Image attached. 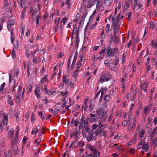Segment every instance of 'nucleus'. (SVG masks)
<instances>
[{"label":"nucleus","mask_w":157,"mask_h":157,"mask_svg":"<svg viewBox=\"0 0 157 157\" xmlns=\"http://www.w3.org/2000/svg\"><path fill=\"white\" fill-rule=\"evenodd\" d=\"M80 123L85 128L86 131L87 130L88 131L90 130V125L88 121L83 116L80 119Z\"/></svg>","instance_id":"f257e3e1"},{"label":"nucleus","mask_w":157,"mask_h":157,"mask_svg":"<svg viewBox=\"0 0 157 157\" xmlns=\"http://www.w3.org/2000/svg\"><path fill=\"white\" fill-rule=\"evenodd\" d=\"M9 86H13V90H12V92L15 90V88L17 87V85L14 84L15 83V80L13 79H12V75L11 73L9 74Z\"/></svg>","instance_id":"f03ea898"},{"label":"nucleus","mask_w":157,"mask_h":157,"mask_svg":"<svg viewBox=\"0 0 157 157\" xmlns=\"http://www.w3.org/2000/svg\"><path fill=\"white\" fill-rule=\"evenodd\" d=\"M47 77V76L46 75L43 78L41 79L40 82V84L37 86L38 87L40 88L41 90L42 91L43 90V86H44V85H46L45 83L46 82L47 83H48V81L46 79Z\"/></svg>","instance_id":"7ed1b4c3"},{"label":"nucleus","mask_w":157,"mask_h":157,"mask_svg":"<svg viewBox=\"0 0 157 157\" xmlns=\"http://www.w3.org/2000/svg\"><path fill=\"white\" fill-rule=\"evenodd\" d=\"M30 13L33 12L34 13L36 14L40 10V8L38 5H34L31 7Z\"/></svg>","instance_id":"20e7f679"},{"label":"nucleus","mask_w":157,"mask_h":157,"mask_svg":"<svg viewBox=\"0 0 157 157\" xmlns=\"http://www.w3.org/2000/svg\"><path fill=\"white\" fill-rule=\"evenodd\" d=\"M109 79L110 78H109V77H107L106 76V74H105L101 75V77L100 78L99 81L101 82V83H102L105 81H109Z\"/></svg>","instance_id":"39448f33"},{"label":"nucleus","mask_w":157,"mask_h":157,"mask_svg":"<svg viewBox=\"0 0 157 157\" xmlns=\"http://www.w3.org/2000/svg\"><path fill=\"white\" fill-rule=\"evenodd\" d=\"M110 35L111 36L109 38L110 40H113L114 43L117 44L119 41V39L117 36L115 35H114L113 36H112V34Z\"/></svg>","instance_id":"423d86ee"},{"label":"nucleus","mask_w":157,"mask_h":157,"mask_svg":"<svg viewBox=\"0 0 157 157\" xmlns=\"http://www.w3.org/2000/svg\"><path fill=\"white\" fill-rule=\"evenodd\" d=\"M98 0H91L90 1L87 2L88 4L87 6V8H90L92 6L95 4L96 2Z\"/></svg>","instance_id":"0eeeda50"},{"label":"nucleus","mask_w":157,"mask_h":157,"mask_svg":"<svg viewBox=\"0 0 157 157\" xmlns=\"http://www.w3.org/2000/svg\"><path fill=\"white\" fill-rule=\"evenodd\" d=\"M98 117L99 118H102L105 117V113L101 110H99L97 112Z\"/></svg>","instance_id":"6e6552de"},{"label":"nucleus","mask_w":157,"mask_h":157,"mask_svg":"<svg viewBox=\"0 0 157 157\" xmlns=\"http://www.w3.org/2000/svg\"><path fill=\"white\" fill-rule=\"evenodd\" d=\"M40 88L37 87L34 90V92L37 98H39L40 97Z\"/></svg>","instance_id":"1a4fd4ad"},{"label":"nucleus","mask_w":157,"mask_h":157,"mask_svg":"<svg viewBox=\"0 0 157 157\" xmlns=\"http://www.w3.org/2000/svg\"><path fill=\"white\" fill-rule=\"evenodd\" d=\"M90 130H89V131H86V132L89 133V135L87 137V141L88 142H89L92 140V137H93V133L91 132H90Z\"/></svg>","instance_id":"9d476101"},{"label":"nucleus","mask_w":157,"mask_h":157,"mask_svg":"<svg viewBox=\"0 0 157 157\" xmlns=\"http://www.w3.org/2000/svg\"><path fill=\"white\" fill-rule=\"evenodd\" d=\"M11 150L14 151H16L18 150V147L17 145L14 144V143L11 140Z\"/></svg>","instance_id":"9b49d317"},{"label":"nucleus","mask_w":157,"mask_h":157,"mask_svg":"<svg viewBox=\"0 0 157 157\" xmlns=\"http://www.w3.org/2000/svg\"><path fill=\"white\" fill-rule=\"evenodd\" d=\"M4 7L6 10H11V4L8 3L6 1H5L4 4Z\"/></svg>","instance_id":"f8f14e48"},{"label":"nucleus","mask_w":157,"mask_h":157,"mask_svg":"<svg viewBox=\"0 0 157 157\" xmlns=\"http://www.w3.org/2000/svg\"><path fill=\"white\" fill-rule=\"evenodd\" d=\"M112 26L113 25V24L117 23L119 22V18H117V17H115V15H114L112 17Z\"/></svg>","instance_id":"ddd939ff"},{"label":"nucleus","mask_w":157,"mask_h":157,"mask_svg":"<svg viewBox=\"0 0 157 157\" xmlns=\"http://www.w3.org/2000/svg\"><path fill=\"white\" fill-rule=\"evenodd\" d=\"M145 134L144 128V127L142 128L141 129L140 131L139 136L140 138H142L144 136Z\"/></svg>","instance_id":"4468645a"},{"label":"nucleus","mask_w":157,"mask_h":157,"mask_svg":"<svg viewBox=\"0 0 157 157\" xmlns=\"http://www.w3.org/2000/svg\"><path fill=\"white\" fill-rule=\"evenodd\" d=\"M147 83H144L141 85V88L142 90L144 91V92L147 91Z\"/></svg>","instance_id":"2eb2a0df"},{"label":"nucleus","mask_w":157,"mask_h":157,"mask_svg":"<svg viewBox=\"0 0 157 157\" xmlns=\"http://www.w3.org/2000/svg\"><path fill=\"white\" fill-rule=\"evenodd\" d=\"M8 98L7 102L8 103L11 105H13V102L11 96L10 95H8Z\"/></svg>","instance_id":"dca6fc26"},{"label":"nucleus","mask_w":157,"mask_h":157,"mask_svg":"<svg viewBox=\"0 0 157 157\" xmlns=\"http://www.w3.org/2000/svg\"><path fill=\"white\" fill-rule=\"evenodd\" d=\"M3 116L4 118L3 120V124L4 125H6L7 124V121L8 120V115H6L5 114H3Z\"/></svg>","instance_id":"f3484780"},{"label":"nucleus","mask_w":157,"mask_h":157,"mask_svg":"<svg viewBox=\"0 0 157 157\" xmlns=\"http://www.w3.org/2000/svg\"><path fill=\"white\" fill-rule=\"evenodd\" d=\"M98 127V124L97 123H95L91 127V129H90V132H91L93 133L94 130H95V129H96Z\"/></svg>","instance_id":"a211bd4d"},{"label":"nucleus","mask_w":157,"mask_h":157,"mask_svg":"<svg viewBox=\"0 0 157 157\" xmlns=\"http://www.w3.org/2000/svg\"><path fill=\"white\" fill-rule=\"evenodd\" d=\"M73 56V54L71 53L70 56L68 60L67 64V68L68 69L67 71H69L70 70V64H71V57Z\"/></svg>","instance_id":"6ab92c4d"},{"label":"nucleus","mask_w":157,"mask_h":157,"mask_svg":"<svg viewBox=\"0 0 157 157\" xmlns=\"http://www.w3.org/2000/svg\"><path fill=\"white\" fill-rule=\"evenodd\" d=\"M84 59L83 58H82L78 62H77L76 64V66H77L76 68L80 70V67L82 66V61Z\"/></svg>","instance_id":"aec40b11"},{"label":"nucleus","mask_w":157,"mask_h":157,"mask_svg":"<svg viewBox=\"0 0 157 157\" xmlns=\"http://www.w3.org/2000/svg\"><path fill=\"white\" fill-rule=\"evenodd\" d=\"M113 25H114L113 30H116V31H119V30L120 25L119 22L114 23Z\"/></svg>","instance_id":"412c9836"},{"label":"nucleus","mask_w":157,"mask_h":157,"mask_svg":"<svg viewBox=\"0 0 157 157\" xmlns=\"http://www.w3.org/2000/svg\"><path fill=\"white\" fill-rule=\"evenodd\" d=\"M156 133H157V128L156 127L153 130L151 134L150 138L151 139H152L154 136L155 135Z\"/></svg>","instance_id":"4be33fe9"},{"label":"nucleus","mask_w":157,"mask_h":157,"mask_svg":"<svg viewBox=\"0 0 157 157\" xmlns=\"http://www.w3.org/2000/svg\"><path fill=\"white\" fill-rule=\"evenodd\" d=\"M63 81L64 82L65 84H67V86L68 85V84L70 83L69 79H66V75H63Z\"/></svg>","instance_id":"5701e85b"},{"label":"nucleus","mask_w":157,"mask_h":157,"mask_svg":"<svg viewBox=\"0 0 157 157\" xmlns=\"http://www.w3.org/2000/svg\"><path fill=\"white\" fill-rule=\"evenodd\" d=\"M142 148L143 149L145 150V151H147L149 148V146L148 144L146 142L144 144H143L142 146Z\"/></svg>","instance_id":"b1692460"},{"label":"nucleus","mask_w":157,"mask_h":157,"mask_svg":"<svg viewBox=\"0 0 157 157\" xmlns=\"http://www.w3.org/2000/svg\"><path fill=\"white\" fill-rule=\"evenodd\" d=\"M101 131V129H98V128L96 129H95V130H94L93 132V134H94L95 135V136H98L100 132Z\"/></svg>","instance_id":"393cba45"},{"label":"nucleus","mask_w":157,"mask_h":157,"mask_svg":"<svg viewBox=\"0 0 157 157\" xmlns=\"http://www.w3.org/2000/svg\"><path fill=\"white\" fill-rule=\"evenodd\" d=\"M113 0H104V3L105 4L106 6H108L111 4Z\"/></svg>","instance_id":"a878e982"},{"label":"nucleus","mask_w":157,"mask_h":157,"mask_svg":"<svg viewBox=\"0 0 157 157\" xmlns=\"http://www.w3.org/2000/svg\"><path fill=\"white\" fill-rule=\"evenodd\" d=\"M14 71H15V73L13 75V77H17V76L18 75V69H17L16 71L15 70H14V69H12L11 70V73L12 75V73L13 72H14ZM10 74V73H9V74Z\"/></svg>","instance_id":"bb28decb"},{"label":"nucleus","mask_w":157,"mask_h":157,"mask_svg":"<svg viewBox=\"0 0 157 157\" xmlns=\"http://www.w3.org/2000/svg\"><path fill=\"white\" fill-rule=\"evenodd\" d=\"M110 99V96L109 94L106 95L104 97V100L105 101L107 102H108Z\"/></svg>","instance_id":"cd10ccee"},{"label":"nucleus","mask_w":157,"mask_h":157,"mask_svg":"<svg viewBox=\"0 0 157 157\" xmlns=\"http://www.w3.org/2000/svg\"><path fill=\"white\" fill-rule=\"evenodd\" d=\"M39 129L36 127L35 128L32 130L31 132V134L33 135V134H36V133L38 132Z\"/></svg>","instance_id":"c85d7f7f"},{"label":"nucleus","mask_w":157,"mask_h":157,"mask_svg":"<svg viewBox=\"0 0 157 157\" xmlns=\"http://www.w3.org/2000/svg\"><path fill=\"white\" fill-rule=\"evenodd\" d=\"M19 89L18 90L16 94H15V96H20V95L21 94V93L22 91V87H20V86H19Z\"/></svg>","instance_id":"c756f323"},{"label":"nucleus","mask_w":157,"mask_h":157,"mask_svg":"<svg viewBox=\"0 0 157 157\" xmlns=\"http://www.w3.org/2000/svg\"><path fill=\"white\" fill-rule=\"evenodd\" d=\"M11 10H8L6 13L5 15L7 17H12Z\"/></svg>","instance_id":"7c9ffc66"},{"label":"nucleus","mask_w":157,"mask_h":157,"mask_svg":"<svg viewBox=\"0 0 157 157\" xmlns=\"http://www.w3.org/2000/svg\"><path fill=\"white\" fill-rule=\"evenodd\" d=\"M114 60L115 61L114 62V65L115 66H117L119 63V58L117 56H115L114 57Z\"/></svg>","instance_id":"2f4dec72"},{"label":"nucleus","mask_w":157,"mask_h":157,"mask_svg":"<svg viewBox=\"0 0 157 157\" xmlns=\"http://www.w3.org/2000/svg\"><path fill=\"white\" fill-rule=\"evenodd\" d=\"M99 135L100 136H105L106 135V132L104 130H102V129H101V131L99 133Z\"/></svg>","instance_id":"473e14b6"},{"label":"nucleus","mask_w":157,"mask_h":157,"mask_svg":"<svg viewBox=\"0 0 157 157\" xmlns=\"http://www.w3.org/2000/svg\"><path fill=\"white\" fill-rule=\"evenodd\" d=\"M80 71V70L76 68V70L73 72L74 75H73V76L74 77H77L78 75V73H77V72Z\"/></svg>","instance_id":"72a5a7b5"},{"label":"nucleus","mask_w":157,"mask_h":157,"mask_svg":"<svg viewBox=\"0 0 157 157\" xmlns=\"http://www.w3.org/2000/svg\"><path fill=\"white\" fill-rule=\"evenodd\" d=\"M13 32L12 31L11 32V41L12 43H13L15 39V37L13 36Z\"/></svg>","instance_id":"f704fd0d"},{"label":"nucleus","mask_w":157,"mask_h":157,"mask_svg":"<svg viewBox=\"0 0 157 157\" xmlns=\"http://www.w3.org/2000/svg\"><path fill=\"white\" fill-rule=\"evenodd\" d=\"M86 5L85 4L82 3L81 6V7L80 9V11L82 12L86 9Z\"/></svg>","instance_id":"c9c22d12"},{"label":"nucleus","mask_w":157,"mask_h":157,"mask_svg":"<svg viewBox=\"0 0 157 157\" xmlns=\"http://www.w3.org/2000/svg\"><path fill=\"white\" fill-rule=\"evenodd\" d=\"M14 21L13 20H10L8 21V22H7V25H14Z\"/></svg>","instance_id":"e433bc0d"},{"label":"nucleus","mask_w":157,"mask_h":157,"mask_svg":"<svg viewBox=\"0 0 157 157\" xmlns=\"http://www.w3.org/2000/svg\"><path fill=\"white\" fill-rule=\"evenodd\" d=\"M93 157H97V154H98V156H99L100 155V153L97 150L94 152H93Z\"/></svg>","instance_id":"4c0bfd02"},{"label":"nucleus","mask_w":157,"mask_h":157,"mask_svg":"<svg viewBox=\"0 0 157 157\" xmlns=\"http://www.w3.org/2000/svg\"><path fill=\"white\" fill-rule=\"evenodd\" d=\"M41 16L40 15H38L36 17V23L37 25L39 24L40 19L41 18Z\"/></svg>","instance_id":"58836bf2"},{"label":"nucleus","mask_w":157,"mask_h":157,"mask_svg":"<svg viewBox=\"0 0 157 157\" xmlns=\"http://www.w3.org/2000/svg\"><path fill=\"white\" fill-rule=\"evenodd\" d=\"M89 147L90 148L91 151L93 152L97 150L96 148L93 146H90Z\"/></svg>","instance_id":"ea45409f"},{"label":"nucleus","mask_w":157,"mask_h":157,"mask_svg":"<svg viewBox=\"0 0 157 157\" xmlns=\"http://www.w3.org/2000/svg\"><path fill=\"white\" fill-rule=\"evenodd\" d=\"M75 135H78L80 133V129H78L77 128H76L75 130Z\"/></svg>","instance_id":"a19ab883"},{"label":"nucleus","mask_w":157,"mask_h":157,"mask_svg":"<svg viewBox=\"0 0 157 157\" xmlns=\"http://www.w3.org/2000/svg\"><path fill=\"white\" fill-rule=\"evenodd\" d=\"M5 85H6V83L5 82H3L2 83V84L1 85L0 87V93H1L2 91L3 90V89H4Z\"/></svg>","instance_id":"79ce46f5"},{"label":"nucleus","mask_w":157,"mask_h":157,"mask_svg":"<svg viewBox=\"0 0 157 157\" xmlns=\"http://www.w3.org/2000/svg\"><path fill=\"white\" fill-rule=\"evenodd\" d=\"M14 132H13L11 131L10 130L9 131L8 136L9 137L12 138L14 135Z\"/></svg>","instance_id":"37998d69"},{"label":"nucleus","mask_w":157,"mask_h":157,"mask_svg":"<svg viewBox=\"0 0 157 157\" xmlns=\"http://www.w3.org/2000/svg\"><path fill=\"white\" fill-rule=\"evenodd\" d=\"M38 115L42 119H44V115H43L42 114V112H38Z\"/></svg>","instance_id":"c03bdc74"},{"label":"nucleus","mask_w":157,"mask_h":157,"mask_svg":"<svg viewBox=\"0 0 157 157\" xmlns=\"http://www.w3.org/2000/svg\"><path fill=\"white\" fill-rule=\"evenodd\" d=\"M15 97H16V98L15 99V101H16V102H17V103H20V98H19V96H15Z\"/></svg>","instance_id":"a18cd8bd"},{"label":"nucleus","mask_w":157,"mask_h":157,"mask_svg":"<svg viewBox=\"0 0 157 157\" xmlns=\"http://www.w3.org/2000/svg\"><path fill=\"white\" fill-rule=\"evenodd\" d=\"M110 28V25L109 24H107L106 25V26L105 28V30H106V33H108L109 31Z\"/></svg>","instance_id":"49530a36"},{"label":"nucleus","mask_w":157,"mask_h":157,"mask_svg":"<svg viewBox=\"0 0 157 157\" xmlns=\"http://www.w3.org/2000/svg\"><path fill=\"white\" fill-rule=\"evenodd\" d=\"M151 119L150 117H148L147 118V125H146V127H147V125L149 126L151 121Z\"/></svg>","instance_id":"de8ad7c7"},{"label":"nucleus","mask_w":157,"mask_h":157,"mask_svg":"<svg viewBox=\"0 0 157 157\" xmlns=\"http://www.w3.org/2000/svg\"><path fill=\"white\" fill-rule=\"evenodd\" d=\"M87 14V13H84L81 19H82V24H83V23H84L85 18L86 17Z\"/></svg>","instance_id":"09e8293b"},{"label":"nucleus","mask_w":157,"mask_h":157,"mask_svg":"<svg viewBox=\"0 0 157 157\" xmlns=\"http://www.w3.org/2000/svg\"><path fill=\"white\" fill-rule=\"evenodd\" d=\"M84 144V143L83 142L80 141L78 143V146H79L80 147H82Z\"/></svg>","instance_id":"8fccbe9b"},{"label":"nucleus","mask_w":157,"mask_h":157,"mask_svg":"<svg viewBox=\"0 0 157 157\" xmlns=\"http://www.w3.org/2000/svg\"><path fill=\"white\" fill-rule=\"evenodd\" d=\"M94 104L92 103V102H90V103L89 105V108L90 110V111H91L93 110V108L94 107Z\"/></svg>","instance_id":"3c124183"},{"label":"nucleus","mask_w":157,"mask_h":157,"mask_svg":"<svg viewBox=\"0 0 157 157\" xmlns=\"http://www.w3.org/2000/svg\"><path fill=\"white\" fill-rule=\"evenodd\" d=\"M32 86L29 83L28 85V92H31Z\"/></svg>","instance_id":"603ef678"},{"label":"nucleus","mask_w":157,"mask_h":157,"mask_svg":"<svg viewBox=\"0 0 157 157\" xmlns=\"http://www.w3.org/2000/svg\"><path fill=\"white\" fill-rule=\"evenodd\" d=\"M128 75V73L127 72H126L124 76L123 77L122 79L121 80V82H122L123 83L124 82L125 78H126V76Z\"/></svg>","instance_id":"864d4df0"},{"label":"nucleus","mask_w":157,"mask_h":157,"mask_svg":"<svg viewBox=\"0 0 157 157\" xmlns=\"http://www.w3.org/2000/svg\"><path fill=\"white\" fill-rule=\"evenodd\" d=\"M60 94L63 96H65V97L66 96V97H67V96L68 93L67 91H66L64 92L61 91L60 92Z\"/></svg>","instance_id":"5fc2aeb1"},{"label":"nucleus","mask_w":157,"mask_h":157,"mask_svg":"<svg viewBox=\"0 0 157 157\" xmlns=\"http://www.w3.org/2000/svg\"><path fill=\"white\" fill-rule=\"evenodd\" d=\"M101 92V90H99V91L97 93L95 96L94 97V100L96 99L98 97L99 94H100Z\"/></svg>","instance_id":"6e6d98bb"},{"label":"nucleus","mask_w":157,"mask_h":157,"mask_svg":"<svg viewBox=\"0 0 157 157\" xmlns=\"http://www.w3.org/2000/svg\"><path fill=\"white\" fill-rule=\"evenodd\" d=\"M44 130V129L43 128H42L40 130V132L38 134V136L39 137L42 134H44V133L43 132V131Z\"/></svg>","instance_id":"4d7b16f0"},{"label":"nucleus","mask_w":157,"mask_h":157,"mask_svg":"<svg viewBox=\"0 0 157 157\" xmlns=\"http://www.w3.org/2000/svg\"><path fill=\"white\" fill-rule=\"evenodd\" d=\"M101 95L102 96H103V94L105 93V92H106L107 89L105 88H101Z\"/></svg>","instance_id":"13d9d810"},{"label":"nucleus","mask_w":157,"mask_h":157,"mask_svg":"<svg viewBox=\"0 0 157 157\" xmlns=\"http://www.w3.org/2000/svg\"><path fill=\"white\" fill-rule=\"evenodd\" d=\"M15 115L16 117V120L17 121H18V111H15Z\"/></svg>","instance_id":"bf43d9fd"},{"label":"nucleus","mask_w":157,"mask_h":157,"mask_svg":"<svg viewBox=\"0 0 157 157\" xmlns=\"http://www.w3.org/2000/svg\"><path fill=\"white\" fill-rule=\"evenodd\" d=\"M70 0H66V4L67 6V8L69 9L71 5L70 4L69 2Z\"/></svg>","instance_id":"052dcab7"},{"label":"nucleus","mask_w":157,"mask_h":157,"mask_svg":"<svg viewBox=\"0 0 157 157\" xmlns=\"http://www.w3.org/2000/svg\"><path fill=\"white\" fill-rule=\"evenodd\" d=\"M137 6H138V11L139 12H140L142 10L141 7L142 6V4L141 3H140Z\"/></svg>","instance_id":"680f3d73"},{"label":"nucleus","mask_w":157,"mask_h":157,"mask_svg":"<svg viewBox=\"0 0 157 157\" xmlns=\"http://www.w3.org/2000/svg\"><path fill=\"white\" fill-rule=\"evenodd\" d=\"M67 18H68L67 17V18H64L62 19L61 21V23H63V25H65V22L67 21Z\"/></svg>","instance_id":"e2e57ef3"},{"label":"nucleus","mask_w":157,"mask_h":157,"mask_svg":"<svg viewBox=\"0 0 157 157\" xmlns=\"http://www.w3.org/2000/svg\"><path fill=\"white\" fill-rule=\"evenodd\" d=\"M107 102H106V101H105L103 103V104L102 105V107L104 109H106L107 106Z\"/></svg>","instance_id":"0e129e2a"},{"label":"nucleus","mask_w":157,"mask_h":157,"mask_svg":"<svg viewBox=\"0 0 157 157\" xmlns=\"http://www.w3.org/2000/svg\"><path fill=\"white\" fill-rule=\"evenodd\" d=\"M43 90H44V92L45 94H48V90L47 89L46 85H44L43 87Z\"/></svg>","instance_id":"69168bd1"},{"label":"nucleus","mask_w":157,"mask_h":157,"mask_svg":"<svg viewBox=\"0 0 157 157\" xmlns=\"http://www.w3.org/2000/svg\"><path fill=\"white\" fill-rule=\"evenodd\" d=\"M145 139H142L140 142V143H139V144H140V145H143V144H144L145 143H146V142L145 141Z\"/></svg>","instance_id":"338daca9"},{"label":"nucleus","mask_w":157,"mask_h":157,"mask_svg":"<svg viewBox=\"0 0 157 157\" xmlns=\"http://www.w3.org/2000/svg\"><path fill=\"white\" fill-rule=\"evenodd\" d=\"M80 16V14H76V18L75 19V21L77 22L78 21V18H79Z\"/></svg>","instance_id":"774afa93"}]
</instances>
